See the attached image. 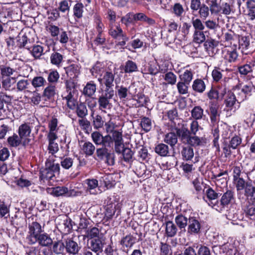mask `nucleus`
<instances>
[{
  "label": "nucleus",
  "instance_id": "obj_10",
  "mask_svg": "<svg viewBox=\"0 0 255 255\" xmlns=\"http://www.w3.org/2000/svg\"><path fill=\"white\" fill-rule=\"evenodd\" d=\"M220 197L219 202H218V211L219 212L222 211L236 201L235 193L232 189L227 188L223 193H220Z\"/></svg>",
  "mask_w": 255,
  "mask_h": 255
},
{
  "label": "nucleus",
  "instance_id": "obj_33",
  "mask_svg": "<svg viewBox=\"0 0 255 255\" xmlns=\"http://www.w3.org/2000/svg\"><path fill=\"white\" fill-rule=\"evenodd\" d=\"M52 253L55 255H59L64 253L65 246L64 243L62 240L53 241V243L51 247H49Z\"/></svg>",
  "mask_w": 255,
  "mask_h": 255
},
{
  "label": "nucleus",
  "instance_id": "obj_54",
  "mask_svg": "<svg viewBox=\"0 0 255 255\" xmlns=\"http://www.w3.org/2000/svg\"><path fill=\"white\" fill-rule=\"evenodd\" d=\"M72 2L71 0H61L58 3V10L63 13H68L71 6V3Z\"/></svg>",
  "mask_w": 255,
  "mask_h": 255
},
{
  "label": "nucleus",
  "instance_id": "obj_50",
  "mask_svg": "<svg viewBox=\"0 0 255 255\" xmlns=\"http://www.w3.org/2000/svg\"><path fill=\"white\" fill-rule=\"evenodd\" d=\"M105 15H106V18L109 21V25L114 24L117 17H119L117 15V12L113 8H107L105 10Z\"/></svg>",
  "mask_w": 255,
  "mask_h": 255
},
{
  "label": "nucleus",
  "instance_id": "obj_29",
  "mask_svg": "<svg viewBox=\"0 0 255 255\" xmlns=\"http://www.w3.org/2000/svg\"><path fill=\"white\" fill-rule=\"evenodd\" d=\"M54 156H49L45 162V169L52 172L54 173L59 174L60 172V165L59 163H54Z\"/></svg>",
  "mask_w": 255,
  "mask_h": 255
},
{
  "label": "nucleus",
  "instance_id": "obj_19",
  "mask_svg": "<svg viewBox=\"0 0 255 255\" xmlns=\"http://www.w3.org/2000/svg\"><path fill=\"white\" fill-rule=\"evenodd\" d=\"M209 111H210V119L211 123L214 125L218 122V118L220 117L219 113V105L218 102H211L209 103Z\"/></svg>",
  "mask_w": 255,
  "mask_h": 255
},
{
  "label": "nucleus",
  "instance_id": "obj_4",
  "mask_svg": "<svg viewBox=\"0 0 255 255\" xmlns=\"http://www.w3.org/2000/svg\"><path fill=\"white\" fill-rule=\"evenodd\" d=\"M64 84L65 91L62 92L61 97L66 102L67 107L72 109L76 103V98L74 97V95L78 92V82L73 78H69L64 81Z\"/></svg>",
  "mask_w": 255,
  "mask_h": 255
},
{
  "label": "nucleus",
  "instance_id": "obj_41",
  "mask_svg": "<svg viewBox=\"0 0 255 255\" xmlns=\"http://www.w3.org/2000/svg\"><path fill=\"white\" fill-rule=\"evenodd\" d=\"M90 71L93 76L97 77L99 76L100 77L105 73L104 66L102 63L97 61L90 69Z\"/></svg>",
  "mask_w": 255,
  "mask_h": 255
},
{
  "label": "nucleus",
  "instance_id": "obj_59",
  "mask_svg": "<svg viewBox=\"0 0 255 255\" xmlns=\"http://www.w3.org/2000/svg\"><path fill=\"white\" fill-rule=\"evenodd\" d=\"M78 124L81 128L86 133L89 134L92 131V128L91 123L86 118L79 119L78 120Z\"/></svg>",
  "mask_w": 255,
  "mask_h": 255
},
{
  "label": "nucleus",
  "instance_id": "obj_16",
  "mask_svg": "<svg viewBox=\"0 0 255 255\" xmlns=\"http://www.w3.org/2000/svg\"><path fill=\"white\" fill-rule=\"evenodd\" d=\"M66 252L70 255H78L82 246L75 241L73 238H67L64 242Z\"/></svg>",
  "mask_w": 255,
  "mask_h": 255
},
{
  "label": "nucleus",
  "instance_id": "obj_53",
  "mask_svg": "<svg viewBox=\"0 0 255 255\" xmlns=\"http://www.w3.org/2000/svg\"><path fill=\"white\" fill-rule=\"evenodd\" d=\"M137 103L138 104V107H145L149 102V99L146 96L143 92H139L134 96Z\"/></svg>",
  "mask_w": 255,
  "mask_h": 255
},
{
  "label": "nucleus",
  "instance_id": "obj_6",
  "mask_svg": "<svg viewBox=\"0 0 255 255\" xmlns=\"http://www.w3.org/2000/svg\"><path fill=\"white\" fill-rule=\"evenodd\" d=\"M227 88L225 86L212 85L210 88L205 94L209 102H220L223 100L226 95Z\"/></svg>",
  "mask_w": 255,
  "mask_h": 255
},
{
  "label": "nucleus",
  "instance_id": "obj_48",
  "mask_svg": "<svg viewBox=\"0 0 255 255\" xmlns=\"http://www.w3.org/2000/svg\"><path fill=\"white\" fill-rule=\"evenodd\" d=\"M92 117V125L94 128L96 130H99L103 128L105 124V121L103 120L102 116L100 115H96L95 116H93V114L91 115Z\"/></svg>",
  "mask_w": 255,
  "mask_h": 255
},
{
  "label": "nucleus",
  "instance_id": "obj_64",
  "mask_svg": "<svg viewBox=\"0 0 255 255\" xmlns=\"http://www.w3.org/2000/svg\"><path fill=\"white\" fill-rule=\"evenodd\" d=\"M159 249L160 255H172L171 247L166 243L160 242Z\"/></svg>",
  "mask_w": 255,
  "mask_h": 255
},
{
  "label": "nucleus",
  "instance_id": "obj_3",
  "mask_svg": "<svg viewBox=\"0 0 255 255\" xmlns=\"http://www.w3.org/2000/svg\"><path fill=\"white\" fill-rule=\"evenodd\" d=\"M91 138L96 145H101L102 147L97 148L96 154L98 160L105 161V162L109 166H113L115 163V154L111 149V143L108 139L104 140L101 138L100 136L95 134L94 132L91 133Z\"/></svg>",
  "mask_w": 255,
  "mask_h": 255
},
{
  "label": "nucleus",
  "instance_id": "obj_15",
  "mask_svg": "<svg viewBox=\"0 0 255 255\" xmlns=\"http://www.w3.org/2000/svg\"><path fill=\"white\" fill-rule=\"evenodd\" d=\"M19 66L15 61H12L11 64L8 65L6 63L5 65H0V72L1 78L9 77L14 72H17L19 70Z\"/></svg>",
  "mask_w": 255,
  "mask_h": 255
},
{
  "label": "nucleus",
  "instance_id": "obj_39",
  "mask_svg": "<svg viewBox=\"0 0 255 255\" xmlns=\"http://www.w3.org/2000/svg\"><path fill=\"white\" fill-rule=\"evenodd\" d=\"M238 192L248 188L252 184V181H246L243 178L240 177L233 180Z\"/></svg>",
  "mask_w": 255,
  "mask_h": 255
},
{
  "label": "nucleus",
  "instance_id": "obj_56",
  "mask_svg": "<svg viewBox=\"0 0 255 255\" xmlns=\"http://www.w3.org/2000/svg\"><path fill=\"white\" fill-rule=\"evenodd\" d=\"M55 174L45 168L41 169L39 173V179L45 182L46 181L52 180Z\"/></svg>",
  "mask_w": 255,
  "mask_h": 255
},
{
  "label": "nucleus",
  "instance_id": "obj_61",
  "mask_svg": "<svg viewBox=\"0 0 255 255\" xmlns=\"http://www.w3.org/2000/svg\"><path fill=\"white\" fill-rule=\"evenodd\" d=\"M60 165L63 168L68 170L72 167L74 163V158L68 156H63L60 157Z\"/></svg>",
  "mask_w": 255,
  "mask_h": 255
},
{
  "label": "nucleus",
  "instance_id": "obj_35",
  "mask_svg": "<svg viewBox=\"0 0 255 255\" xmlns=\"http://www.w3.org/2000/svg\"><path fill=\"white\" fill-rule=\"evenodd\" d=\"M103 248V244L101 239L96 238L91 240L90 243V246L88 250L97 253V255L99 253L102 252Z\"/></svg>",
  "mask_w": 255,
  "mask_h": 255
},
{
  "label": "nucleus",
  "instance_id": "obj_13",
  "mask_svg": "<svg viewBox=\"0 0 255 255\" xmlns=\"http://www.w3.org/2000/svg\"><path fill=\"white\" fill-rule=\"evenodd\" d=\"M200 139V143L197 145H192L188 143H183L186 145L182 147L181 150V155L183 160L188 161H190L193 158L194 155V150L193 147H197L203 145L205 142H203L204 139L203 137L199 136Z\"/></svg>",
  "mask_w": 255,
  "mask_h": 255
},
{
  "label": "nucleus",
  "instance_id": "obj_23",
  "mask_svg": "<svg viewBox=\"0 0 255 255\" xmlns=\"http://www.w3.org/2000/svg\"><path fill=\"white\" fill-rule=\"evenodd\" d=\"M154 152L160 157H167L170 156V150L167 144L163 143H158L154 147Z\"/></svg>",
  "mask_w": 255,
  "mask_h": 255
},
{
  "label": "nucleus",
  "instance_id": "obj_8",
  "mask_svg": "<svg viewBox=\"0 0 255 255\" xmlns=\"http://www.w3.org/2000/svg\"><path fill=\"white\" fill-rule=\"evenodd\" d=\"M205 188L206 189H204L203 200L209 206L218 211V202H219L220 193L215 191L209 185Z\"/></svg>",
  "mask_w": 255,
  "mask_h": 255
},
{
  "label": "nucleus",
  "instance_id": "obj_5",
  "mask_svg": "<svg viewBox=\"0 0 255 255\" xmlns=\"http://www.w3.org/2000/svg\"><path fill=\"white\" fill-rule=\"evenodd\" d=\"M242 142V139L240 135L224 138L222 141V147L224 157L229 158L232 154V150L238 149Z\"/></svg>",
  "mask_w": 255,
  "mask_h": 255
},
{
  "label": "nucleus",
  "instance_id": "obj_11",
  "mask_svg": "<svg viewBox=\"0 0 255 255\" xmlns=\"http://www.w3.org/2000/svg\"><path fill=\"white\" fill-rule=\"evenodd\" d=\"M201 221L200 217L194 213L188 215V223L187 232L190 235H197L200 233L201 229Z\"/></svg>",
  "mask_w": 255,
  "mask_h": 255
},
{
  "label": "nucleus",
  "instance_id": "obj_47",
  "mask_svg": "<svg viewBox=\"0 0 255 255\" xmlns=\"http://www.w3.org/2000/svg\"><path fill=\"white\" fill-rule=\"evenodd\" d=\"M239 54L236 49L227 50L224 55L225 60L230 63H235L238 60Z\"/></svg>",
  "mask_w": 255,
  "mask_h": 255
},
{
  "label": "nucleus",
  "instance_id": "obj_18",
  "mask_svg": "<svg viewBox=\"0 0 255 255\" xmlns=\"http://www.w3.org/2000/svg\"><path fill=\"white\" fill-rule=\"evenodd\" d=\"M38 244L42 247L49 248L53 243V240L50 235L44 231L40 234L34 241L33 245Z\"/></svg>",
  "mask_w": 255,
  "mask_h": 255
},
{
  "label": "nucleus",
  "instance_id": "obj_30",
  "mask_svg": "<svg viewBox=\"0 0 255 255\" xmlns=\"http://www.w3.org/2000/svg\"><path fill=\"white\" fill-rule=\"evenodd\" d=\"M211 179L221 184L225 183L227 184L229 179L228 171L227 170H224L220 169L219 173L216 174L213 173Z\"/></svg>",
  "mask_w": 255,
  "mask_h": 255
},
{
  "label": "nucleus",
  "instance_id": "obj_55",
  "mask_svg": "<svg viewBox=\"0 0 255 255\" xmlns=\"http://www.w3.org/2000/svg\"><path fill=\"white\" fill-rule=\"evenodd\" d=\"M84 4L80 2H77L73 6V16L75 18L80 19L83 16Z\"/></svg>",
  "mask_w": 255,
  "mask_h": 255
},
{
  "label": "nucleus",
  "instance_id": "obj_22",
  "mask_svg": "<svg viewBox=\"0 0 255 255\" xmlns=\"http://www.w3.org/2000/svg\"><path fill=\"white\" fill-rule=\"evenodd\" d=\"M104 216L103 218V222L104 223L109 222L113 217L116 212V208L115 205L113 204H109L105 205L104 207Z\"/></svg>",
  "mask_w": 255,
  "mask_h": 255
},
{
  "label": "nucleus",
  "instance_id": "obj_49",
  "mask_svg": "<svg viewBox=\"0 0 255 255\" xmlns=\"http://www.w3.org/2000/svg\"><path fill=\"white\" fill-rule=\"evenodd\" d=\"M129 88L124 86L123 85H116V90L117 96L121 100H125L127 98L128 94H130Z\"/></svg>",
  "mask_w": 255,
  "mask_h": 255
},
{
  "label": "nucleus",
  "instance_id": "obj_37",
  "mask_svg": "<svg viewBox=\"0 0 255 255\" xmlns=\"http://www.w3.org/2000/svg\"><path fill=\"white\" fill-rule=\"evenodd\" d=\"M125 73H132L138 71L137 64L131 60H127L122 69Z\"/></svg>",
  "mask_w": 255,
  "mask_h": 255
},
{
  "label": "nucleus",
  "instance_id": "obj_62",
  "mask_svg": "<svg viewBox=\"0 0 255 255\" xmlns=\"http://www.w3.org/2000/svg\"><path fill=\"white\" fill-rule=\"evenodd\" d=\"M15 82L16 80L15 78L9 77L2 78V87L6 91H9L12 89L11 87Z\"/></svg>",
  "mask_w": 255,
  "mask_h": 255
},
{
  "label": "nucleus",
  "instance_id": "obj_14",
  "mask_svg": "<svg viewBox=\"0 0 255 255\" xmlns=\"http://www.w3.org/2000/svg\"><path fill=\"white\" fill-rule=\"evenodd\" d=\"M136 242V238L129 233L122 238L119 244L121 246V249L124 252L128 253Z\"/></svg>",
  "mask_w": 255,
  "mask_h": 255
},
{
  "label": "nucleus",
  "instance_id": "obj_40",
  "mask_svg": "<svg viewBox=\"0 0 255 255\" xmlns=\"http://www.w3.org/2000/svg\"><path fill=\"white\" fill-rule=\"evenodd\" d=\"M50 60L52 65L60 67L64 61L63 55L58 52L54 51L50 55Z\"/></svg>",
  "mask_w": 255,
  "mask_h": 255
},
{
  "label": "nucleus",
  "instance_id": "obj_9",
  "mask_svg": "<svg viewBox=\"0 0 255 255\" xmlns=\"http://www.w3.org/2000/svg\"><path fill=\"white\" fill-rule=\"evenodd\" d=\"M28 229L25 241L28 245L32 246L35 240L44 231L41 224L36 221L29 223Z\"/></svg>",
  "mask_w": 255,
  "mask_h": 255
},
{
  "label": "nucleus",
  "instance_id": "obj_52",
  "mask_svg": "<svg viewBox=\"0 0 255 255\" xmlns=\"http://www.w3.org/2000/svg\"><path fill=\"white\" fill-rule=\"evenodd\" d=\"M244 195L250 203H255V186L252 184L245 191Z\"/></svg>",
  "mask_w": 255,
  "mask_h": 255
},
{
  "label": "nucleus",
  "instance_id": "obj_46",
  "mask_svg": "<svg viewBox=\"0 0 255 255\" xmlns=\"http://www.w3.org/2000/svg\"><path fill=\"white\" fill-rule=\"evenodd\" d=\"M163 77L165 81L162 84L163 86H167L168 84L174 85L176 83L177 76L172 72H167Z\"/></svg>",
  "mask_w": 255,
  "mask_h": 255
},
{
  "label": "nucleus",
  "instance_id": "obj_51",
  "mask_svg": "<svg viewBox=\"0 0 255 255\" xmlns=\"http://www.w3.org/2000/svg\"><path fill=\"white\" fill-rule=\"evenodd\" d=\"M31 131L29 125L27 123L21 125L18 128V135L20 138L29 136Z\"/></svg>",
  "mask_w": 255,
  "mask_h": 255
},
{
  "label": "nucleus",
  "instance_id": "obj_12",
  "mask_svg": "<svg viewBox=\"0 0 255 255\" xmlns=\"http://www.w3.org/2000/svg\"><path fill=\"white\" fill-rule=\"evenodd\" d=\"M96 135L100 136L101 138L105 140L108 139L111 143V147H113L114 142L116 144V146L119 145H124V140L123 138L122 132L118 130L112 129L111 131V133L112 134V136L110 134H107L105 136H103L101 132L99 131H94Z\"/></svg>",
  "mask_w": 255,
  "mask_h": 255
},
{
  "label": "nucleus",
  "instance_id": "obj_45",
  "mask_svg": "<svg viewBox=\"0 0 255 255\" xmlns=\"http://www.w3.org/2000/svg\"><path fill=\"white\" fill-rule=\"evenodd\" d=\"M244 214L248 219L255 221V205H247L244 209Z\"/></svg>",
  "mask_w": 255,
  "mask_h": 255
},
{
  "label": "nucleus",
  "instance_id": "obj_25",
  "mask_svg": "<svg viewBox=\"0 0 255 255\" xmlns=\"http://www.w3.org/2000/svg\"><path fill=\"white\" fill-rule=\"evenodd\" d=\"M46 192L48 194L54 197H59L64 195L68 192V189L65 186H56L54 187H48L46 189Z\"/></svg>",
  "mask_w": 255,
  "mask_h": 255
},
{
  "label": "nucleus",
  "instance_id": "obj_1",
  "mask_svg": "<svg viewBox=\"0 0 255 255\" xmlns=\"http://www.w3.org/2000/svg\"><path fill=\"white\" fill-rule=\"evenodd\" d=\"M197 123L191 122L189 125L185 123H179L174 127L175 132H169L164 136L165 143L174 148L178 142V138L182 143H188L197 145L200 143L199 136L197 135Z\"/></svg>",
  "mask_w": 255,
  "mask_h": 255
},
{
  "label": "nucleus",
  "instance_id": "obj_32",
  "mask_svg": "<svg viewBox=\"0 0 255 255\" xmlns=\"http://www.w3.org/2000/svg\"><path fill=\"white\" fill-rule=\"evenodd\" d=\"M97 89V85L94 81H90L87 82L84 86L82 94L85 97H91L93 96Z\"/></svg>",
  "mask_w": 255,
  "mask_h": 255
},
{
  "label": "nucleus",
  "instance_id": "obj_20",
  "mask_svg": "<svg viewBox=\"0 0 255 255\" xmlns=\"http://www.w3.org/2000/svg\"><path fill=\"white\" fill-rule=\"evenodd\" d=\"M71 110H75V113L78 117L85 118L88 115V111L86 104L85 102H78L77 99H76V103L73 108H68Z\"/></svg>",
  "mask_w": 255,
  "mask_h": 255
},
{
  "label": "nucleus",
  "instance_id": "obj_57",
  "mask_svg": "<svg viewBox=\"0 0 255 255\" xmlns=\"http://www.w3.org/2000/svg\"><path fill=\"white\" fill-rule=\"evenodd\" d=\"M82 149L87 156H90L94 154L96 148L92 142L86 141L83 144Z\"/></svg>",
  "mask_w": 255,
  "mask_h": 255
},
{
  "label": "nucleus",
  "instance_id": "obj_38",
  "mask_svg": "<svg viewBox=\"0 0 255 255\" xmlns=\"http://www.w3.org/2000/svg\"><path fill=\"white\" fill-rule=\"evenodd\" d=\"M175 221L177 226L181 230L183 229L185 230V227L188 225V216L180 213L176 216Z\"/></svg>",
  "mask_w": 255,
  "mask_h": 255
},
{
  "label": "nucleus",
  "instance_id": "obj_24",
  "mask_svg": "<svg viewBox=\"0 0 255 255\" xmlns=\"http://www.w3.org/2000/svg\"><path fill=\"white\" fill-rule=\"evenodd\" d=\"M191 117L193 118V120L191 122H194L196 123H197L198 125V129L197 130V133L199 130V129L202 128L199 126V123L197 120H201L204 116V110L202 107L200 106H195L191 111Z\"/></svg>",
  "mask_w": 255,
  "mask_h": 255
},
{
  "label": "nucleus",
  "instance_id": "obj_36",
  "mask_svg": "<svg viewBox=\"0 0 255 255\" xmlns=\"http://www.w3.org/2000/svg\"><path fill=\"white\" fill-rule=\"evenodd\" d=\"M55 86L52 85H50L46 87L42 95V99L45 101H52L55 95Z\"/></svg>",
  "mask_w": 255,
  "mask_h": 255
},
{
  "label": "nucleus",
  "instance_id": "obj_31",
  "mask_svg": "<svg viewBox=\"0 0 255 255\" xmlns=\"http://www.w3.org/2000/svg\"><path fill=\"white\" fill-rule=\"evenodd\" d=\"M192 89L196 93L202 94L206 90V84L203 79L197 78L193 82Z\"/></svg>",
  "mask_w": 255,
  "mask_h": 255
},
{
  "label": "nucleus",
  "instance_id": "obj_34",
  "mask_svg": "<svg viewBox=\"0 0 255 255\" xmlns=\"http://www.w3.org/2000/svg\"><path fill=\"white\" fill-rule=\"evenodd\" d=\"M87 185L86 191L90 193V194L97 195L98 191L97 189L98 188V181L96 179H87L85 181Z\"/></svg>",
  "mask_w": 255,
  "mask_h": 255
},
{
  "label": "nucleus",
  "instance_id": "obj_27",
  "mask_svg": "<svg viewBox=\"0 0 255 255\" xmlns=\"http://www.w3.org/2000/svg\"><path fill=\"white\" fill-rule=\"evenodd\" d=\"M223 100H224L226 107L230 110H233L236 102H238L235 95L231 90L226 91V94Z\"/></svg>",
  "mask_w": 255,
  "mask_h": 255
},
{
  "label": "nucleus",
  "instance_id": "obj_58",
  "mask_svg": "<svg viewBox=\"0 0 255 255\" xmlns=\"http://www.w3.org/2000/svg\"><path fill=\"white\" fill-rule=\"evenodd\" d=\"M140 122V126L142 129L145 132H149L152 128L151 120L150 118L146 117H143L141 118Z\"/></svg>",
  "mask_w": 255,
  "mask_h": 255
},
{
  "label": "nucleus",
  "instance_id": "obj_28",
  "mask_svg": "<svg viewBox=\"0 0 255 255\" xmlns=\"http://www.w3.org/2000/svg\"><path fill=\"white\" fill-rule=\"evenodd\" d=\"M237 87H241L242 92L245 95V99H248L252 96L253 93H255V85H254L252 82L243 85L242 84H239L237 85Z\"/></svg>",
  "mask_w": 255,
  "mask_h": 255
},
{
  "label": "nucleus",
  "instance_id": "obj_63",
  "mask_svg": "<svg viewBox=\"0 0 255 255\" xmlns=\"http://www.w3.org/2000/svg\"><path fill=\"white\" fill-rule=\"evenodd\" d=\"M22 138H20L16 133H13L12 136L7 138V141L8 144L11 147H17L21 142Z\"/></svg>",
  "mask_w": 255,
  "mask_h": 255
},
{
  "label": "nucleus",
  "instance_id": "obj_60",
  "mask_svg": "<svg viewBox=\"0 0 255 255\" xmlns=\"http://www.w3.org/2000/svg\"><path fill=\"white\" fill-rule=\"evenodd\" d=\"M177 231V227L172 221H168L166 223L165 232L167 237H173L175 236Z\"/></svg>",
  "mask_w": 255,
  "mask_h": 255
},
{
  "label": "nucleus",
  "instance_id": "obj_2",
  "mask_svg": "<svg viewBox=\"0 0 255 255\" xmlns=\"http://www.w3.org/2000/svg\"><path fill=\"white\" fill-rule=\"evenodd\" d=\"M115 75L112 71H106L98 78L99 83V94L98 98L99 109L106 113L105 110L111 108V99L115 95L113 89Z\"/></svg>",
  "mask_w": 255,
  "mask_h": 255
},
{
  "label": "nucleus",
  "instance_id": "obj_17",
  "mask_svg": "<svg viewBox=\"0 0 255 255\" xmlns=\"http://www.w3.org/2000/svg\"><path fill=\"white\" fill-rule=\"evenodd\" d=\"M239 48L241 49L243 54L248 55L252 53L250 50V37L248 35H238Z\"/></svg>",
  "mask_w": 255,
  "mask_h": 255
},
{
  "label": "nucleus",
  "instance_id": "obj_7",
  "mask_svg": "<svg viewBox=\"0 0 255 255\" xmlns=\"http://www.w3.org/2000/svg\"><path fill=\"white\" fill-rule=\"evenodd\" d=\"M108 33L114 39H117L118 38H122V40L121 41L116 43V46H120L122 48H125L127 42L129 40V37L127 34L124 32L120 24L116 25L110 24Z\"/></svg>",
  "mask_w": 255,
  "mask_h": 255
},
{
  "label": "nucleus",
  "instance_id": "obj_26",
  "mask_svg": "<svg viewBox=\"0 0 255 255\" xmlns=\"http://www.w3.org/2000/svg\"><path fill=\"white\" fill-rule=\"evenodd\" d=\"M81 66L78 64H71L65 68L66 73L70 78L76 79L80 74Z\"/></svg>",
  "mask_w": 255,
  "mask_h": 255
},
{
  "label": "nucleus",
  "instance_id": "obj_42",
  "mask_svg": "<svg viewBox=\"0 0 255 255\" xmlns=\"http://www.w3.org/2000/svg\"><path fill=\"white\" fill-rule=\"evenodd\" d=\"M44 48L42 46L37 44H33L32 48L29 51L35 59H39L44 54Z\"/></svg>",
  "mask_w": 255,
  "mask_h": 255
},
{
  "label": "nucleus",
  "instance_id": "obj_44",
  "mask_svg": "<svg viewBox=\"0 0 255 255\" xmlns=\"http://www.w3.org/2000/svg\"><path fill=\"white\" fill-rule=\"evenodd\" d=\"M10 205L0 200V219H7L9 216Z\"/></svg>",
  "mask_w": 255,
  "mask_h": 255
},
{
  "label": "nucleus",
  "instance_id": "obj_21",
  "mask_svg": "<svg viewBox=\"0 0 255 255\" xmlns=\"http://www.w3.org/2000/svg\"><path fill=\"white\" fill-rule=\"evenodd\" d=\"M224 72V70L222 69L219 66H215L211 73L213 82L218 83L221 82L223 79L224 82H227L230 78L224 76L223 73Z\"/></svg>",
  "mask_w": 255,
  "mask_h": 255
},
{
  "label": "nucleus",
  "instance_id": "obj_43",
  "mask_svg": "<svg viewBox=\"0 0 255 255\" xmlns=\"http://www.w3.org/2000/svg\"><path fill=\"white\" fill-rule=\"evenodd\" d=\"M134 152L130 148L125 147L124 144L123 145V149L122 154L124 161L127 163H131L133 161L132 157Z\"/></svg>",
  "mask_w": 255,
  "mask_h": 255
}]
</instances>
